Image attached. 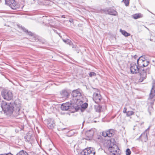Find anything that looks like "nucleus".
Returning <instances> with one entry per match:
<instances>
[{"label": "nucleus", "mask_w": 155, "mask_h": 155, "mask_svg": "<svg viewBox=\"0 0 155 155\" xmlns=\"http://www.w3.org/2000/svg\"><path fill=\"white\" fill-rule=\"evenodd\" d=\"M61 96L62 98H67L69 97V93L66 89H63L60 92Z\"/></svg>", "instance_id": "nucleus-17"}, {"label": "nucleus", "mask_w": 155, "mask_h": 155, "mask_svg": "<svg viewBox=\"0 0 155 155\" xmlns=\"http://www.w3.org/2000/svg\"><path fill=\"white\" fill-rule=\"evenodd\" d=\"M133 18L134 19H137L140 17V15L139 14H135L133 15Z\"/></svg>", "instance_id": "nucleus-30"}, {"label": "nucleus", "mask_w": 155, "mask_h": 155, "mask_svg": "<svg viewBox=\"0 0 155 155\" xmlns=\"http://www.w3.org/2000/svg\"><path fill=\"white\" fill-rule=\"evenodd\" d=\"M94 109L95 111L97 112L100 113L102 111V106L98 104L94 106Z\"/></svg>", "instance_id": "nucleus-20"}, {"label": "nucleus", "mask_w": 155, "mask_h": 155, "mask_svg": "<svg viewBox=\"0 0 155 155\" xmlns=\"http://www.w3.org/2000/svg\"><path fill=\"white\" fill-rule=\"evenodd\" d=\"M81 90L78 88L73 90L71 93V96L72 100L75 102L81 101L80 100L82 98V95L81 94Z\"/></svg>", "instance_id": "nucleus-2"}, {"label": "nucleus", "mask_w": 155, "mask_h": 155, "mask_svg": "<svg viewBox=\"0 0 155 155\" xmlns=\"http://www.w3.org/2000/svg\"><path fill=\"white\" fill-rule=\"evenodd\" d=\"M62 17L63 18H65V15H62Z\"/></svg>", "instance_id": "nucleus-42"}, {"label": "nucleus", "mask_w": 155, "mask_h": 155, "mask_svg": "<svg viewBox=\"0 0 155 155\" xmlns=\"http://www.w3.org/2000/svg\"><path fill=\"white\" fill-rule=\"evenodd\" d=\"M123 1L124 3L126 6H127L129 5V0H123Z\"/></svg>", "instance_id": "nucleus-32"}, {"label": "nucleus", "mask_w": 155, "mask_h": 155, "mask_svg": "<svg viewBox=\"0 0 155 155\" xmlns=\"http://www.w3.org/2000/svg\"><path fill=\"white\" fill-rule=\"evenodd\" d=\"M137 55H135L134 56V59H136V58H137Z\"/></svg>", "instance_id": "nucleus-40"}, {"label": "nucleus", "mask_w": 155, "mask_h": 155, "mask_svg": "<svg viewBox=\"0 0 155 155\" xmlns=\"http://www.w3.org/2000/svg\"><path fill=\"white\" fill-rule=\"evenodd\" d=\"M25 138L26 141L30 142V143H31V141L32 139V138L31 135L30 133H28L27 134L26 136H25Z\"/></svg>", "instance_id": "nucleus-21"}, {"label": "nucleus", "mask_w": 155, "mask_h": 155, "mask_svg": "<svg viewBox=\"0 0 155 155\" xmlns=\"http://www.w3.org/2000/svg\"><path fill=\"white\" fill-rule=\"evenodd\" d=\"M108 137H112L114 134V130L113 129H110L107 131Z\"/></svg>", "instance_id": "nucleus-24"}, {"label": "nucleus", "mask_w": 155, "mask_h": 155, "mask_svg": "<svg viewBox=\"0 0 155 155\" xmlns=\"http://www.w3.org/2000/svg\"><path fill=\"white\" fill-rule=\"evenodd\" d=\"M32 41H39V37L38 36H35L34 35L33 36H32Z\"/></svg>", "instance_id": "nucleus-28"}, {"label": "nucleus", "mask_w": 155, "mask_h": 155, "mask_svg": "<svg viewBox=\"0 0 155 155\" xmlns=\"http://www.w3.org/2000/svg\"><path fill=\"white\" fill-rule=\"evenodd\" d=\"M109 150L110 152V155H119L120 149L118 148L117 145H114L113 147L110 148L108 149Z\"/></svg>", "instance_id": "nucleus-10"}, {"label": "nucleus", "mask_w": 155, "mask_h": 155, "mask_svg": "<svg viewBox=\"0 0 155 155\" xmlns=\"http://www.w3.org/2000/svg\"><path fill=\"white\" fill-rule=\"evenodd\" d=\"M95 151L91 147L84 149L80 153V155H94Z\"/></svg>", "instance_id": "nucleus-9"}, {"label": "nucleus", "mask_w": 155, "mask_h": 155, "mask_svg": "<svg viewBox=\"0 0 155 155\" xmlns=\"http://www.w3.org/2000/svg\"><path fill=\"white\" fill-rule=\"evenodd\" d=\"M78 102H75V101H71V110L73 109H75L76 111H78L80 108V106L78 105L77 103Z\"/></svg>", "instance_id": "nucleus-14"}, {"label": "nucleus", "mask_w": 155, "mask_h": 155, "mask_svg": "<svg viewBox=\"0 0 155 155\" xmlns=\"http://www.w3.org/2000/svg\"><path fill=\"white\" fill-rule=\"evenodd\" d=\"M149 74L150 73V68H147L146 69L143 68L142 69L140 70V78L139 80L140 82H142L144 79L146 78L147 77V74Z\"/></svg>", "instance_id": "nucleus-5"}, {"label": "nucleus", "mask_w": 155, "mask_h": 155, "mask_svg": "<svg viewBox=\"0 0 155 155\" xmlns=\"http://www.w3.org/2000/svg\"><path fill=\"white\" fill-rule=\"evenodd\" d=\"M1 94L4 99L7 101L11 100L13 98V94L10 91L3 90L1 92Z\"/></svg>", "instance_id": "nucleus-3"}, {"label": "nucleus", "mask_w": 155, "mask_h": 155, "mask_svg": "<svg viewBox=\"0 0 155 155\" xmlns=\"http://www.w3.org/2000/svg\"><path fill=\"white\" fill-rule=\"evenodd\" d=\"M61 108L62 110H71V101L70 102H68L62 104Z\"/></svg>", "instance_id": "nucleus-11"}, {"label": "nucleus", "mask_w": 155, "mask_h": 155, "mask_svg": "<svg viewBox=\"0 0 155 155\" xmlns=\"http://www.w3.org/2000/svg\"><path fill=\"white\" fill-rule=\"evenodd\" d=\"M5 155H13L11 154V153H5Z\"/></svg>", "instance_id": "nucleus-39"}, {"label": "nucleus", "mask_w": 155, "mask_h": 155, "mask_svg": "<svg viewBox=\"0 0 155 155\" xmlns=\"http://www.w3.org/2000/svg\"><path fill=\"white\" fill-rule=\"evenodd\" d=\"M88 106V104L87 103H85L80 105V108L82 109H85Z\"/></svg>", "instance_id": "nucleus-27"}, {"label": "nucleus", "mask_w": 155, "mask_h": 155, "mask_svg": "<svg viewBox=\"0 0 155 155\" xmlns=\"http://www.w3.org/2000/svg\"><path fill=\"white\" fill-rule=\"evenodd\" d=\"M53 30L54 31V32L57 33V32H56L57 31L56 30H55L54 29H53Z\"/></svg>", "instance_id": "nucleus-43"}, {"label": "nucleus", "mask_w": 155, "mask_h": 155, "mask_svg": "<svg viewBox=\"0 0 155 155\" xmlns=\"http://www.w3.org/2000/svg\"><path fill=\"white\" fill-rule=\"evenodd\" d=\"M66 140L67 141V142L68 143H71V141H70V139H69L68 138L66 139Z\"/></svg>", "instance_id": "nucleus-37"}, {"label": "nucleus", "mask_w": 155, "mask_h": 155, "mask_svg": "<svg viewBox=\"0 0 155 155\" xmlns=\"http://www.w3.org/2000/svg\"><path fill=\"white\" fill-rule=\"evenodd\" d=\"M130 70L131 73L133 74H136L138 73L140 74V70L135 63L130 64Z\"/></svg>", "instance_id": "nucleus-6"}, {"label": "nucleus", "mask_w": 155, "mask_h": 155, "mask_svg": "<svg viewBox=\"0 0 155 155\" xmlns=\"http://www.w3.org/2000/svg\"><path fill=\"white\" fill-rule=\"evenodd\" d=\"M131 151L130 149L129 148H127L126 151V155H130L131 154Z\"/></svg>", "instance_id": "nucleus-31"}, {"label": "nucleus", "mask_w": 155, "mask_h": 155, "mask_svg": "<svg viewBox=\"0 0 155 155\" xmlns=\"http://www.w3.org/2000/svg\"><path fill=\"white\" fill-rule=\"evenodd\" d=\"M120 31L121 32L122 34H123L125 37H128L130 36V33H127L124 30H123L121 29H120Z\"/></svg>", "instance_id": "nucleus-25"}, {"label": "nucleus", "mask_w": 155, "mask_h": 155, "mask_svg": "<svg viewBox=\"0 0 155 155\" xmlns=\"http://www.w3.org/2000/svg\"><path fill=\"white\" fill-rule=\"evenodd\" d=\"M21 28L22 30L23 31L26 32V33L29 36H33L34 35V34L32 32L30 31H28V30L26 29L24 27H22Z\"/></svg>", "instance_id": "nucleus-23"}, {"label": "nucleus", "mask_w": 155, "mask_h": 155, "mask_svg": "<svg viewBox=\"0 0 155 155\" xmlns=\"http://www.w3.org/2000/svg\"><path fill=\"white\" fill-rule=\"evenodd\" d=\"M96 75V73L94 72H91L89 74V75L90 77H91L92 76H95Z\"/></svg>", "instance_id": "nucleus-33"}, {"label": "nucleus", "mask_w": 155, "mask_h": 155, "mask_svg": "<svg viewBox=\"0 0 155 155\" xmlns=\"http://www.w3.org/2000/svg\"><path fill=\"white\" fill-rule=\"evenodd\" d=\"M20 110V108L19 107H18L17 109V110H18V111L19 112Z\"/></svg>", "instance_id": "nucleus-41"}, {"label": "nucleus", "mask_w": 155, "mask_h": 155, "mask_svg": "<svg viewBox=\"0 0 155 155\" xmlns=\"http://www.w3.org/2000/svg\"><path fill=\"white\" fill-rule=\"evenodd\" d=\"M127 109L126 107H125L124 108L123 110V113H127Z\"/></svg>", "instance_id": "nucleus-36"}, {"label": "nucleus", "mask_w": 155, "mask_h": 155, "mask_svg": "<svg viewBox=\"0 0 155 155\" xmlns=\"http://www.w3.org/2000/svg\"><path fill=\"white\" fill-rule=\"evenodd\" d=\"M114 145H116L115 143L114 139H111L110 140L108 141L107 147L109 149L113 147Z\"/></svg>", "instance_id": "nucleus-16"}, {"label": "nucleus", "mask_w": 155, "mask_h": 155, "mask_svg": "<svg viewBox=\"0 0 155 155\" xmlns=\"http://www.w3.org/2000/svg\"><path fill=\"white\" fill-rule=\"evenodd\" d=\"M45 122L49 129H52L55 126V121L53 118H48L46 120Z\"/></svg>", "instance_id": "nucleus-8"}, {"label": "nucleus", "mask_w": 155, "mask_h": 155, "mask_svg": "<svg viewBox=\"0 0 155 155\" xmlns=\"http://www.w3.org/2000/svg\"><path fill=\"white\" fill-rule=\"evenodd\" d=\"M69 21L71 23H73V19H70V20H69Z\"/></svg>", "instance_id": "nucleus-38"}, {"label": "nucleus", "mask_w": 155, "mask_h": 155, "mask_svg": "<svg viewBox=\"0 0 155 155\" xmlns=\"http://www.w3.org/2000/svg\"><path fill=\"white\" fill-rule=\"evenodd\" d=\"M154 124H151L149 127L145 130V131L144 132H145V133H146V132L148 130H149L150 128Z\"/></svg>", "instance_id": "nucleus-35"}, {"label": "nucleus", "mask_w": 155, "mask_h": 155, "mask_svg": "<svg viewBox=\"0 0 155 155\" xmlns=\"http://www.w3.org/2000/svg\"><path fill=\"white\" fill-rule=\"evenodd\" d=\"M98 13H105L106 14H108L110 15L116 16L117 14V12L113 9H104L101 10L99 11Z\"/></svg>", "instance_id": "nucleus-7"}, {"label": "nucleus", "mask_w": 155, "mask_h": 155, "mask_svg": "<svg viewBox=\"0 0 155 155\" xmlns=\"http://www.w3.org/2000/svg\"><path fill=\"white\" fill-rule=\"evenodd\" d=\"M1 108L7 116H10L12 114L14 110V107L11 103L8 104L6 102H3L1 105Z\"/></svg>", "instance_id": "nucleus-1"}, {"label": "nucleus", "mask_w": 155, "mask_h": 155, "mask_svg": "<svg viewBox=\"0 0 155 155\" xmlns=\"http://www.w3.org/2000/svg\"><path fill=\"white\" fill-rule=\"evenodd\" d=\"M63 41L65 42V43H66L67 44L69 45H71L72 47L73 48L76 47V45H74L72 44V42L69 39H63Z\"/></svg>", "instance_id": "nucleus-22"}, {"label": "nucleus", "mask_w": 155, "mask_h": 155, "mask_svg": "<svg viewBox=\"0 0 155 155\" xmlns=\"http://www.w3.org/2000/svg\"><path fill=\"white\" fill-rule=\"evenodd\" d=\"M143 62V64L142 65L143 68L147 66L150 63V62L147 61L145 58Z\"/></svg>", "instance_id": "nucleus-26"}, {"label": "nucleus", "mask_w": 155, "mask_h": 155, "mask_svg": "<svg viewBox=\"0 0 155 155\" xmlns=\"http://www.w3.org/2000/svg\"><path fill=\"white\" fill-rule=\"evenodd\" d=\"M5 4L14 10L18 9L19 8L17 2L15 0H5Z\"/></svg>", "instance_id": "nucleus-4"}, {"label": "nucleus", "mask_w": 155, "mask_h": 155, "mask_svg": "<svg viewBox=\"0 0 155 155\" xmlns=\"http://www.w3.org/2000/svg\"><path fill=\"white\" fill-rule=\"evenodd\" d=\"M134 114V112L132 111H128L126 113V116L127 117H129Z\"/></svg>", "instance_id": "nucleus-29"}, {"label": "nucleus", "mask_w": 155, "mask_h": 155, "mask_svg": "<svg viewBox=\"0 0 155 155\" xmlns=\"http://www.w3.org/2000/svg\"><path fill=\"white\" fill-rule=\"evenodd\" d=\"M141 138L142 141L146 142L147 140V134L145 133V132H144L140 136L137 140L140 139Z\"/></svg>", "instance_id": "nucleus-18"}, {"label": "nucleus", "mask_w": 155, "mask_h": 155, "mask_svg": "<svg viewBox=\"0 0 155 155\" xmlns=\"http://www.w3.org/2000/svg\"><path fill=\"white\" fill-rule=\"evenodd\" d=\"M144 60L145 58L143 56H141L137 60V65L140 70H141L143 68L142 65L143 64Z\"/></svg>", "instance_id": "nucleus-13"}, {"label": "nucleus", "mask_w": 155, "mask_h": 155, "mask_svg": "<svg viewBox=\"0 0 155 155\" xmlns=\"http://www.w3.org/2000/svg\"><path fill=\"white\" fill-rule=\"evenodd\" d=\"M94 132L93 130L91 129L86 131L85 135L89 139H90L93 136Z\"/></svg>", "instance_id": "nucleus-15"}, {"label": "nucleus", "mask_w": 155, "mask_h": 155, "mask_svg": "<svg viewBox=\"0 0 155 155\" xmlns=\"http://www.w3.org/2000/svg\"><path fill=\"white\" fill-rule=\"evenodd\" d=\"M102 97L101 95L97 93H94L93 95V100L96 104L99 103Z\"/></svg>", "instance_id": "nucleus-12"}, {"label": "nucleus", "mask_w": 155, "mask_h": 155, "mask_svg": "<svg viewBox=\"0 0 155 155\" xmlns=\"http://www.w3.org/2000/svg\"><path fill=\"white\" fill-rule=\"evenodd\" d=\"M102 135L104 137H108V134L107 131L105 132H102Z\"/></svg>", "instance_id": "nucleus-34"}, {"label": "nucleus", "mask_w": 155, "mask_h": 155, "mask_svg": "<svg viewBox=\"0 0 155 155\" xmlns=\"http://www.w3.org/2000/svg\"><path fill=\"white\" fill-rule=\"evenodd\" d=\"M155 95V81L153 83L152 89L150 94V97L152 98Z\"/></svg>", "instance_id": "nucleus-19"}, {"label": "nucleus", "mask_w": 155, "mask_h": 155, "mask_svg": "<svg viewBox=\"0 0 155 155\" xmlns=\"http://www.w3.org/2000/svg\"><path fill=\"white\" fill-rule=\"evenodd\" d=\"M0 155H5V153L4 154H0Z\"/></svg>", "instance_id": "nucleus-44"}]
</instances>
